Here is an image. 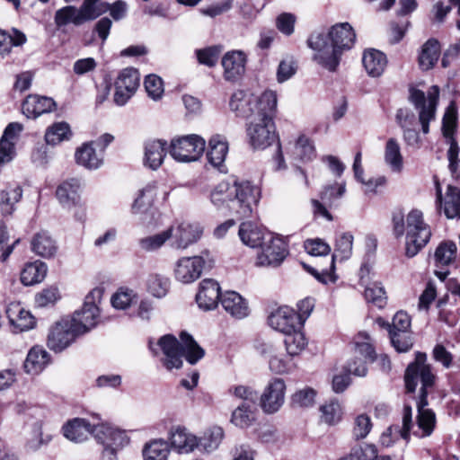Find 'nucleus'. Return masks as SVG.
<instances>
[{
    "label": "nucleus",
    "instance_id": "obj_1",
    "mask_svg": "<svg viewBox=\"0 0 460 460\" xmlns=\"http://www.w3.org/2000/svg\"><path fill=\"white\" fill-rule=\"evenodd\" d=\"M355 40L352 26L349 22H341L332 26L327 32H313L307 45L314 51V61L330 72H336L343 52L352 49Z\"/></svg>",
    "mask_w": 460,
    "mask_h": 460
},
{
    "label": "nucleus",
    "instance_id": "obj_2",
    "mask_svg": "<svg viewBox=\"0 0 460 460\" xmlns=\"http://www.w3.org/2000/svg\"><path fill=\"white\" fill-rule=\"evenodd\" d=\"M426 353L417 352L415 360L409 364L404 374L407 393L415 392L419 381L421 384L417 403V423L419 429L422 431L421 437L430 436L436 426V415L434 411L426 408L428 405V389L434 385L436 376L432 372L431 365L426 364Z\"/></svg>",
    "mask_w": 460,
    "mask_h": 460
},
{
    "label": "nucleus",
    "instance_id": "obj_3",
    "mask_svg": "<svg viewBox=\"0 0 460 460\" xmlns=\"http://www.w3.org/2000/svg\"><path fill=\"white\" fill-rule=\"evenodd\" d=\"M277 109V93L267 90L258 102V113L250 120L247 135L253 148L264 149L275 140L273 116Z\"/></svg>",
    "mask_w": 460,
    "mask_h": 460
},
{
    "label": "nucleus",
    "instance_id": "obj_4",
    "mask_svg": "<svg viewBox=\"0 0 460 460\" xmlns=\"http://www.w3.org/2000/svg\"><path fill=\"white\" fill-rule=\"evenodd\" d=\"M393 230L396 238L405 236V255L412 258L426 246L431 237L429 226L425 223L423 214L419 209H412L406 217V226L404 216L402 212L393 215Z\"/></svg>",
    "mask_w": 460,
    "mask_h": 460
},
{
    "label": "nucleus",
    "instance_id": "obj_5",
    "mask_svg": "<svg viewBox=\"0 0 460 460\" xmlns=\"http://www.w3.org/2000/svg\"><path fill=\"white\" fill-rule=\"evenodd\" d=\"M181 343L172 334L161 337L157 346L161 349L164 358L163 365L168 370L181 368L182 357L191 364H196L205 356V350L196 342L193 337L186 332L180 334Z\"/></svg>",
    "mask_w": 460,
    "mask_h": 460
},
{
    "label": "nucleus",
    "instance_id": "obj_6",
    "mask_svg": "<svg viewBox=\"0 0 460 460\" xmlns=\"http://www.w3.org/2000/svg\"><path fill=\"white\" fill-rule=\"evenodd\" d=\"M227 208L240 217H249L261 198L260 189L249 181H234Z\"/></svg>",
    "mask_w": 460,
    "mask_h": 460
},
{
    "label": "nucleus",
    "instance_id": "obj_7",
    "mask_svg": "<svg viewBox=\"0 0 460 460\" xmlns=\"http://www.w3.org/2000/svg\"><path fill=\"white\" fill-rule=\"evenodd\" d=\"M438 97L439 88L437 85L430 87L427 97L421 90L410 89L409 100L419 111V122L424 135L429 133V123L436 119Z\"/></svg>",
    "mask_w": 460,
    "mask_h": 460
},
{
    "label": "nucleus",
    "instance_id": "obj_8",
    "mask_svg": "<svg viewBox=\"0 0 460 460\" xmlns=\"http://www.w3.org/2000/svg\"><path fill=\"white\" fill-rule=\"evenodd\" d=\"M103 295L102 288H95L89 292L84 298V303L80 311H76L71 322L77 328L79 333H85L95 327L100 317L98 304Z\"/></svg>",
    "mask_w": 460,
    "mask_h": 460
},
{
    "label": "nucleus",
    "instance_id": "obj_9",
    "mask_svg": "<svg viewBox=\"0 0 460 460\" xmlns=\"http://www.w3.org/2000/svg\"><path fill=\"white\" fill-rule=\"evenodd\" d=\"M206 141L199 135H188L173 138L169 153L173 159L181 163L199 160L205 151Z\"/></svg>",
    "mask_w": 460,
    "mask_h": 460
},
{
    "label": "nucleus",
    "instance_id": "obj_10",
    "mask_svg": "<svg viewBox=\"0 0 460 460\" xmlns=\"http://www.w3.org/2000/svg\"><path fill=\"white\" fill-rule=\"evenodd\" d=\"M353 349L355 357L361 356L358 360H349L346 369L357 376H366L367 374V362H374L376 359V353L372 339L366 332H359L353 340Z\"/></svg>",
    "mask_w": 460,
    "mask_h": 460
},
{
    "label": "nucleus",
    "instance_id": "obj_11",
    "mask_svg": "<svg viewBox=\"0 0 460 460\" xmlns=\"http://www.w3.org/2000/svg\"><path fill=\"white\" fill-rule=\"evenodd\" d=\"M212 261L209 252L207 251L202 255L182 257L176 262L175 278L182 283H191L201 276L206 266L211 267Z\"/></svg>",
    "mask_w": 460,
    "mask_h": 460
},
{
    "label": "nucleus",
    "instance_id": "obj_12",
    "mask_svg": "<svg viewBox=\"0 0 460 460\" xmlns=\"http://www.w3.org/2000/svg\"><path fill=\"white\" fill-rule=\"evenodd\" d=\"M140 83V75L133 67L124 68L115 80L114 102L119 106L125 105L135 94Z\"/></svg>",
    "mask_w": 460,
    "mask_h": 460
},
{
    "label": "nucleus",
    "instance_id": "obj_13",
    "mask_svg": "<svg viewBox=\"0 0 460 460\" xmlns=\"http://www.w3.org/2000/svg\"><path fill=\"white\" fill-rule=\"evenodd\" d=\"M260 247L261 251L257 256L258 266L278 267L288 254L287 243L273 234H269L268 240Z\"/></svg>",
    "mask_w": 460,
    "mask_h": 460
},
{
    "label": "nucleus",
    "instance_id": "obj_14",
    "mask_svg": "<svg viewBox=\"0 0 460 460\" xmlns=\"http://www.w3.org/2000/svg\"><path fill=\"white\" fill-rule=\"evenodd\" d=\"M286 384L281 378H273L265 386L260 397L261 410L267 414L279 411L285 402Z\"/></svg>",
    "mask_w": 460,
    "mask_h": 460
},
{
    "label": "nucleus",
    "instance_id": "obj_15",
    "mask_svg": "<svg viewBox=\"0 0 460 460\" xmlns=\"http://www.w3.org/2000/svg\"><path fill=\"white\" fill-rule=\"evenodd\" d=\"M247 55L243 50H230L221 59L223 77L227 82L238 81L245 73Z\"/></svg>",
    "mask_w": 460,
    "mask_h": 460
},
{
    "label": "nucleus",
    "instance_id": "obj_16",
    "mask_svg": "<svg viewBox=\"0 0 460 460\" xmlns=\"http://www.w3.org/2000/svg\"><path fill=\"white\" fill-rule=\"evenodd\" d=\"M436 203L440 210H443L448 219L460 218V190L457 187L448 185L445 193L438 182L436 183Z\"/></svg>",
    "mask_w": 460,
    "mask_h": 460
},
{
    "label": "nucleus",
    "instance_id": "obj_17",
    "mask_svg": "<svg viewBox=\"0 0 460 460\" xmlns=\"http://www.w3.org/2000/svg\"><path fill=\"white\" fill-rule=\"evenodd\" d=\"M268 322L270 327L284 334L296 331V328L302 326L299 322V315L288 306H280L271 313Z\"/></svg>",
    "mask_w": 460,
    "mask_h": 460
},
{
    "label": "nucleus",
    "instance_id": "obj_18",
    "mask_svg": "<svg viewBox=\"0 0 460 460\" xmlns=\"http://www.w3.org/2000/svg\"><path fill=\"white\" fill-rule=\"evenodd\" d=\"M81 334L72 322L69 324H58L49 334L48 346L56 352L61 351Z\"/></svg>",
    "mask_w": 460,
    "mask_h": 460
},
{
    "label": "nucleus",
    "instance_id": "obj_19",
    "mask_svg": "<svg viewBox=\"0 0 460 460\" xmlns=\"http://www.w3.org/2000/svg\"><path fill=\"white\" fill-rule=\"evenodd\" d=\"M221 296L219 284L214 279H206L199 284V289L196 295V302L200 309L210 311L217 306Z\"/></svg>",
    "mask_w": 460,
    "mask_h": 460
},
{
    "label": "nucleus",
    "instance_id": "obj_20",
    "mask_svg": "<svg viewBox=\"0 0 460 460\" xmlns=\"http://www.w3.org/2000/svg\"><path fill=\"white\" fill-rule=\"evenodd\" d=\"M203 229L198 223L181 222L176 228L172 226V238L177 249H186L196 243L202 235Z\"/></svg>",
    "mask_w": 460,
    "mask_h": 460
},
{
    "label": "nucleus",
    "instance_id": "obj_21",
    "mask_svg": "<svg viewBox=\"0 0 460 460\" xmlns=\"http://www.w3.org/2000/svg\"><path fill=\"white\" fill-rule=\"evenodd\" d=\"M259 98L243 91H236L230 100V109L239 117L252 119L258 113Z\"/></svg>",
    "mask_w": 460,
    "mask_h": 460
},
{
    "label": "nucleus",
    "instance_id": "obj_22",
    "mask_svg": "<svg viewBox=\"0 0 460 460\" xmlns=\"http://www.w3.org/2000/svg\"><path fill=\"white\" fill-rule=\"evenodd\" d=\"M344 192L345 184L335 183L333 185H328L324 187L320 196L322 202L316 199L312 201L314 212L327 218L328 220H332V215L329 213L326 207L332 208L335 202L342 197Z\"/></svg>",
    "mask_w": 460,
    "mask_h": 460
},
{
    "label": "nucleus",
    "instance_id": "obj_23",
    "mask_svg": "<svg viewBox=\"0 0 460 460\" xmlns=\"http://www.w3.org/2000/svg\"><path fill=\"white\" fill-rule=\"evenodd\" d=\"M238 234L245 245L255 248L262 246L268 235L272 234L256 223L248 221L241 224Z\"/></svg>",
    "mask_w": 460,
    "mask_h": 460
},
{
    "label": "nucleus",
    "instance_id": "obj_24",
    "mask_svg": "<svg viewBox=\"0 0 460 460\" xmlns=\"http://www.w3.org/2000/svg\"><path fill=\"white\" fill-rule=\"evenodd\" d=\"M80 190V181L73 178L58 187L56 196L64 208H72L81 206Z\"/></svg>",
    "mask_w": 460,
    "mask_h": 460
},
{
    "label": "nucleus",
    "instance_id": "obj_25",
    "mask_svg": "<svg viewBox=\"0 0 460 460\" xmlns=\"http://www.w3.org/2000/svg\"><path fill=\"white\" fill-rule=\"evenodd\" d=\"M6 315L11 325L19 332L29 331L36 324L34 316L20 303H11L6 308Z\"/></svg>",
    "mask_w": 460,
    "mask_h": 460
},
{
    "label": "nucleus",
    "instance_id": "obj_26",
    "mask_svg": "<svg viewBox=\"0 0 460 460\" xmlns=\"http://www.w3.org/2000/svg\"><path fill=\"white\" fill-rule=\"evenodd\" d=\"M221 305L225 311L235 319H243L249 314L246 300L235 291H226L221 296Z\"/></svg>",
    "mask_w": 460,
    "mask_h": 460
},
{
    "label": "nucleus",
    "instance_id": "obj_27",
    "mask_svg": "<svg viewBox=\"0 0 460 460\" xmlns=\"http://www.w3.org/2000/svg\"><path fill=\"white\" fill-rule=\"evenodd\" d=\"M63 433L70 441L81 443L93 435V425L85 419L75 418L63 426Z\"/></svg>",
    "mask_w": 460,
    "mask_h": 460
},
{
    "label": "nucleus",
    "instance_id": "obj_28",
    "mask_svg": "<svg viewBox=\"0 0 460 460\" xmlns=\"http://www.w3.org/2000/svg\"><path fill=\"white\" fill-rule=\"evenodd\" d=\"M55 105V102L51 98L29 95L22 102V109L27 118L36 119L41 114L50 112Z\"/></svg>",
    "mask_w": 460,
    "mask_h": 460
},
{
    "label": "nucleus",
    "instance_id": "obj_29",
    "mask_svg": "<svg viewBox=\"0 0 460 460\" xmlns=\"http://www.w3.org/2000/svg\"><path fill=\"white\" fill-rule=\"evenodd\" d=\"M169 438L172 447L180 454L190 453L199 447L198 438L182 427L172 428Z\"/></svg>",
    "mask_w": 460,
    "mask_h": 460
},
{
    "label": "nucleus",
    "instance_id": "obj_30",
    "mask_svg": "<svg viewBox=\"0 0 460 460\" xmlns=\"http://www.w3.org/2000/svg\"><path fill=\"white\" fill-rule=\"evenodd\" d=\"M22 129V126L16 122H12L5 128L0 139V166L13 159L14 155L13 140Z\"/></svg>",
    "mask_w": 460,
    "mask_h": 460
},
{
    "label": "nucleus",
    "instance_id": "obj_31",
    "mask_svg": "<svg viewBox=\"0 0 460 460\" xmlns=\"http://www.w3.org/2000/svg\"><path fill=\"white\" fill-rule=\"evenodd\" d=\"M228 152V144L225 137L219 135L213 136L208 141L207 157L209 164L221 170Z\"/></svg>",
    "mask_w": 460,
    "mask_h": 460
},
{
    "label": "nucleus",
    "instance_id": "obj_32",
    "mask_svg": "<svg viewBox=\"0 0 460 460\" xmlns=\"http://www.w3.org/2000/svg\"><path fill=\"white\" fill-rule=\"evenodd\" d=\"M166 142L162 140H150L145 145V165L152 170L158 169L163 164L166 155Z\"/></svg>",
    "mask_w": 460,
    "mask_h": 460
},
{
    "label": "nucleus",
    "instance_id": "obj_33",
    "mask_svg": "<svg viewBox=\"0 0 460 460\" xmlns=\"http://www.w3.org/2000/svg\"><path fill=\"white\" fill-rule=\"evenodd\" d=\"M362 63L370 76L378 77L385 71L387 60L383 52L376 49H369L364 52Z\"/></svg>",
    "mask_w": 460,
    "mask_h": 460
},
{
    "label": "nucleus",
    "instance_id": "obj_34",
    "mask_svg": "<svg viewBox=\"0 0 460 460\" xmlns=\"http://www.w3.org/2000/svg\"><path fill=\"white\" fill-rule=\"evenodd\" d=\"M49 362V353L41 347L31 348L24 361V369L28 374L40 373Z\"/></svg>",
    "mask_w": 460,
    "mask_h": 460
},
{
    "label": "nucleus",
    "instance_id": "obj_35",
    "mask_svg": "<svg viewBox=\"0 0 460 460\" xmlns=\"http://www.w3.org/2000/svg\"><path fill=\"white\" fill-rule=\"evenodd\" d=\"M440 56V43L437 39H429L421 47L419 65L422 70L432 68Z\"/></svg>",
    "mask_w": 460,
    "mask_h": 460
},
{
    "label": "nucleus",
    "instance_id": "obj_36",
    "mask_svg": "<svg viewBox=\"0 0 460 460\" xmlns=\"http://www.w3.org/2000/svg\"><path fill=\"white\" fill-rule=\"evenodd\" d=\"M54 21L58 28L66 26L70 22L78 26L85 22L82 7L80 6L77 9L73 5H66L58 9L55 13Z\"/></svg>",
    "mask_w": 460,
    "mask_h": 460
},
{
    "label": "nucleus",
    "instance_id": "obj_37",
    "mask_svg": "<svg viewBox=\"0 0 460 460\" xmlns=\"http://www.w3.org/2000/svg\"><path fill=\"white\" fill-rule=\"evenodd\" d=\"M384 158L385 164L394 172H401L403 168V158L397 139L391 137L386 141Z\"/></svg>",
    "mask_w": 460,
    "mask_h": 460
},
{
    "label": "nucleus",
    "instance_id": "obj_38",
    "mask_svg": "<svg viewBox=\"0 0 460 460\" xmlns=\"http://www.w3.org/2000/svg\"><path fill=\"white\" fill-rule=\"evenodd\" d=\"M47 270V265L40 261L28 263L21 272V281L25 286L40 283L45 279Z\"/></svg>",
    "mask_w": 460,
    "mask_h": 460
},
{
    "label": "nucleus",
    "instance_id": "obj_39",
    "mask_svg": "<svg viewBox=\"0 0 460 460\" xmlns=\"http://www.w3.org/2000/svg\"><path fill=\"white\" fill-rule=\"evenodd\" d=\"M31 250L45 258L53 256L57 251L55 241L46 231L37 233L31 240Z\"/></svg>",
    "mask_w": 460,
    "mask_h": 460
},
{
    "label": "nucleus",
    "instance_id": "obj_40",
    "mask_svg": "<svg viewBox=\"0 0 460 460\" xmlns=\"http://www.w3.org/2000/svg\"><path fill=\"white\" fill-rule=\"evenodd\" d=\"M75 160L78 164L87 169H97L102 164V156L96 154L92 144H84L75 152Z\"/></svg>",
    "mask_w": 460,
    "mask_h": 460
},
{
    "label": "nucleus",
    "instance_id": "obj_41",
    "mask_svg": "<svg viewBox=\"0 0 460 460\" xmlns=\"http://www.w3.org/2000/svg\"><path fill=\"white\" fill-rule=\"evenodd\" d=\"M22 190L19 185H9L1 191L0 208L4 215H11L14 205L20 201Z\"/></svg>",
    "mask_w": 460,
    "mask_h": 460
},
{
    "label": "nucleus",
    "instance_id": "obj_42",
    "mask_svg": "<svg viewBox=\"0 0 460 460\" xmlns=\"http://www.w3.org/2000/svg\"><path fill=\"white\" fill-rule=\"evenodd\" d=\"M256 419L255 404L241 403L233 411L231 422L241 429L250 427Z\"/></svg>",
    "mask_w": 460,
    "mask_h": 460
},
{
    "label": "nucleus",
    "instance_id": "obj_43",
    "mask_svg": "<svg viewBox=\"0 0 460 460\" xmlns=\"http://www.w3.org/2000/svg\"><path fill=\"white\" fill-rule=\"evenodd\" d=\"M72 137V131L68 123L65 121L56 122L49 126L45 133V140L49 145H58L68 140Z\"/></svg>",
    "mask_w": 460,
    "mask_h": 460
},
{
    "label": "nucleus",
    "instance_id": "obj_44",
    "mask_svg": "<svg viewBox=\"0 0 460 460\" xmlns=\"http://www.w3.org/2000/svg\"><path fill=\"white\" fill-rule=\"evenodd\" d=\"M321 421L327 425H335L341 420L342 408L338 400L332 399L320 407Z\"/></svg>",
    "mask_w": 460,
    "mask_h": 460
},
{
    "label": "nucleus",
    "instance_id": "obj_45",
    "mask_svg": "<svg viewBox=\"0 0 460 460\" xmlns=\"http://www.w3.org/2000/svg\"><path fill=\"white\" fill-rule=\"evenodd\" d=\"M353 235L349 233H342L336 239L334 253L332 254V268H334V261H344L352 254Z\"/></svg>",
    "mask_w": 460,
    "mask_h": 460
},
{
    "label": "nucleus",
    "instance_id": "obj_46",
    "mask_svg": "<svg viewBox=\"0 0 460 460\" xmlns=\"http://www.w3.org/2000/svg\"><path fill=\"white\" fill-rule=\"evenodd\" d=\"M172 236V226L159 234L139 239L138 245L145 252H154L161 248Z\"/></svg>",
    "mask_w": 460,
    "mask_h": 460
},
{
    "label": "nucleus",
    "instance_id": "obj_47",
    "mask_svg": "<svg viewBox=\"0 0 460 460\" xmlns=\"http://www.w3.org/2000/svg\"><path fill=\"white\" fill-rule=\"evenodd\" d=\"M169 453L168 443L164 439L151 441L143 450L145 460H167Z\"/></svg>",
    "mask_w": 460,
    "mask_h": 460
},
{
    "label": "nucleus",
    "instance_id": "obj_48",
    "mask_svg": "<svg viewBox=\"0 0 460 460\" xmlns=\"http://www.w3.org/2000/svg\"><path fill=\"white\" fill-rule=\"evenodd\" d=\"M457 247L452 241H444L439 243L435 251V261L438 266H447L456 257Z\"/></svg>",
    "mask_w": 460,
    "mask_h": 460
},
{
    "label": "nucleus",
    "instance_id": "obj_49",
    "mask_svg": "<svg viewBox=\"0 0 460 460\" xmlns=\"http://www.w3.org/2000/svg\"><path fill=\"white\" fill-rule=\"evenodd\" d=\"M299 329L296 328V331L285 334L284 343L288 354L291 357L298 355L307 344L304 333Z\"/></svg>",
    "mask_w": 460,
    "mask_h": 460
},
{
    "label": "nucleus",
    "instance_id": "obj_50",
    "mask_svg": "<svg viewBox=\"0 0 460 460\" xmlns=\"http://www.w3.org/2000/svg\"><path fill=\"white\" fill-rule=\"evenodd\" d=\"M457 111L453 102L447 108L442 119V134L447 144L456 140L454 134L456 128Z\"/></svg>",
    "mask_w": 460,
    "mask_h": 460
},
{
    "label": "nucleus",
    "instance_id": "obj_51",
    "mask_svg": "<svg viewBox=\"0 0 460 460\" xmlns=\"http://www.w3.org/2000/svg\"><path fill=\"white\" fill-rule=\"evenodd\" d=\"M156 196V183L155 181L148 183L146 187H144L140 192L138 197L135 199L132 209L134 212H137L143 208L150 207Z\"/></svg>",
    "mask_w": 460,
    "mask_h": 460
},
{
    "label": "nucleus",
    "instance_id": "obj_52",
    "mask_svg": "<svg viewBox=\"0 0 460 460\" xmlns=\"http://www.w3.org/2000/svg\"><path fill=\"white\" fill-rule=\"evenodd\" d=\"M365 299L367 303L372 304L377 308H383L386 305V295L385 288L380 283H373L367 286L364 292Z\"/></svg>",
    "mask_w": 460,
    "mask_h": 460
},
{
    "label": "nucleus",
    "instance_id": "obj_53",
    "mask_svg": "<svg viewBox=\"0 0 460 460\" xmlns=\"http://www.w3.org/2000/svg\"><path fill=\"white\" fill-rule=\"evenodd\" d=\"M221 52L222 47L215 45L197 49L196 57L199 64L213 67L217 65Z\"/></svg>",
    "mask_w": 460,
    "mask_h": 460
},
{
    "label": "nucleus",
    "instance_id": "obj_54",
    "mask_svg": "<svg viewBox=\"0 0 460 460\" xmlns=\"http://www.w3.org/2000/svg\"><path fill=\"white\" fill-rule=\"evenodd\" d=\"M223 437V429L220 427H214L205 432L204 436L198 439V443L206 451H212L217 448Z\"/></svg>",
    "mask_w": 460,
    "mask_h": 460
},
{
    "label": "nucleus",
    "instance_id": "obj_55",
    "mask_svg": "<svg viewBox=\"0 0 460 460\" xmlns=\"http://www.w3.org/2000/svg\"><path fill=\"white\" fill-rule=\"evenodd\" d=\"M316 391L311 387H305L296 391L291 396L293 407L307 408L314 404Z\"/></svg>",
    "mask_w": 460,
    "mask_h": 460
},
{
    "label": "nucleus",
    "instance_id": "obj_56",
    "mask_svg": "<svg viewBox=\"0 0 460 460\" xmlns=\"http://www.w3.org/2000/svg\"><path fill=\"white\" fill-rule=\"evenodd\" d=\"M232 190V184L222 181L218 183L215 189L211 191L210 200L217 208H221L229 202L231 196L230 192Z\"/></svg>",
    "mask_w": 460,
    "mask_h": 460
},
{
    "label": "nucleus",
    "instance_id": "obj_57",
    "mask_svg": "<svg viewBox=\"0 0 460 460\" xmlns=\"http://www.w3.org/2000/svg\"><path fill=\"white\" fill-rule=\"evenodd\" d=\"M294 155L301 161H309L314 156V147L305 136H300L294 146Z\"/></svg>",
    "mask_w": 460,
    "mask_h": 460
},
{
    "label": "nucleus",
    "instance_id": "obj_58",
    "mask_svg": "<svg viewBox=\"0 0 460 460\" xmlns=\"http://www.w3.org/2000/svg\"><path fill=\"white\" fill-rule=\"evenodd\" d=\"M349 456L352 460H376L378 457V450L373 444H364L353 447Z\"/></svg>",
    "mask_w": 460,
    "mask_h": 460
},
{
    "label": "nucleus",
    "instance_id": "obj_59",
    "mask_svg": "<svg viewBox=\"0 0 460 460\" xmlns=\"http://www.w3.org/2000/svg\"><path fill=\"white\" fill-rule=\"evenodd\" d=\"M449 148L447 152V156L448 160V169L455 178H460V147L456 142V140H451V143H448Z\"/></svg>",
    "mask_w": 460,
    "mask_h": 460
},
{
    "label": "nucleus",
    "instance_id": "obj_60",
    "mask_svg": "<svg viewBox=\"0 0 460 460\" xmlns=\"http://www.w3.org/2000/svg\"><path fill=\"white\" fill-rule=\"evenodd\" d=\"M145 89L149 97L153 100H158L164 93V84L161 77L156 75H149L146 77Z\"/></svg>",
    "mask_w": 460,
    "mask_h": 460
},
{
    "label": "nucleus",
    "instance_id": "obj_61",
    "mask_svg": "<svg viewBox=\"0 0 460 460\" xmlns=\"http://www.w3.org/2000/svg\"><path fill=\"white\" fill-rule=\"evenodd\" d=\"M390 335L392 345L398 352H406L413 345L411 332H398L394 331Z\"/></svg>",
    "mask_w": 460,
    "mask_h": 460
},
{
    "label": "nucleus",
    "instance_id": "obj_62",
    "mask_svg": "<svg viewBox=\"0 0 460 460\" xmlns=\"http://www.w3.org/2000/svg\"><path fill=\"white\" fill-rule=\"evenodd\" d=\"M372 429V422L367 414L358 415L354 421L353 437L356 439L365 438Z\"/></svg>",
    "mask_w": 460,
    "mask_h": 460
},
{
    "label": "nucleus",
    "instance_id": "obj_63",
    "mask_svg": "<svg viewBox=\"0 0 460 460\" xmlns=\"http://www.w3.org/2000/svg\"><path fill=\"white\" fill-rule=\"evenodd\" d=\"M229 393L234 397L243 400V403L246 404H255L258 399V394L252 388L245 385L231 387Z\"/></svg>",
    "mask_w": 460,
    "mask_h": 460
},
{
    "label": "nucleus",
    "instance_id": "obj_64",
    "mask_svg": "<svg viewBox=\"0 0 460 460\" xmlns=\"http://www.w3.org/2000/svg\"><path fill=\"white\" fill-rule=\"evenodd\" d=\"M304 246L305 251L313 256H323L331 252L330 245L320 238L308 239Z\"/></svg>",
    "mask_w": 460,
    "mask_h": 460
}]
</instances>
